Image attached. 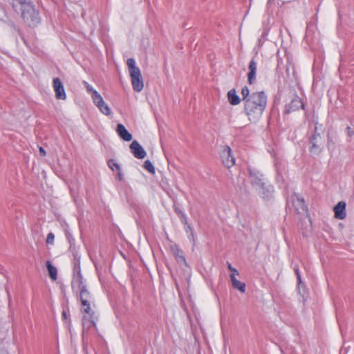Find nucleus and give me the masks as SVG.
<instances>
[{
    "instance_id": "obj_13",
    "label": "nucleus",
    "mask_w": 354,
    "mask_h": 354,
    "mask_svg": "<svg viewBox=\"0 0 354 354\" xmlns=\"http://www.w3.org/2000/svg\"><path fill=\"white\" fill-rule=\"evenodd\" d=\"M304 109V104L301 100L297 95H295L291 100V102L286 106V111L290 113L295 111L299 109Z\"/></svg>"
},
{
    "instance_id": "obj_10",
    "label": "nucleus",
    "mask_w": 354,
    "mask_h": 354,
    "mask_svg": "<svg viewBox=\"0 0 354 354\" xmlns=\"http://www.w3.org/2000/svg\"><path fill=\"white\" fill-rule=\"evenodd\" d=\"M53 88L55 92V97L58 100H66V95L64 85L58 77L54 78L53 81Z\"/></svg>"
},
{
    "instance_id": "obj_12",
    "label": "nucleus",
    "mask_w": 354,
    "mask_h": 354,
    "mask_svg": "<svg viewBox=\"0 0 354 354\" xmlns=\"http://www.w3.org/2000/svg\"><path fill=\"white\" fill-rule=\"evenodd\" d=\"M171 251L179 265L187 266L183 252L180 249L178 245L176 244L171 245Z\"/></svg>"
},
{
    "instance_id": "obj_5",
    "label": "nucleus",
    "mask_w": 354,
    "mask_h": 354,
    "mask_svg": "<svg viewBox=\"0 0 354 354\" xmlns=\"http://www.w3.org/2000/svg\"><path fill=\"white\" fill-rule=\"evenodd\" d=\"M248 171L252 187L258 190V187L266 182L263 174L258 169L252 166L248 167Z\"/></svg>"
},
{
    "instance_id": "obj_6",
    "label": "nucleus",
    "mask_w": 354,
    "mask_h": 354,
    "mask_svg": "<svg viewBox=\"0 0 354 354\" xmlns=\"http://www.w3.org/2000/svg\"><path fill=\"white\" fill-rule=\"evenodd\" d=\"M317 128L315 127V133L309 138V150L312 154H319L322 151L323 139L320 133L317 132Z\"/></svg>"
},
{
    "instance_id": "obj_2",
    "label": "nucleus",
    "mask_w": 354,
    "mask_h": 354,
    "mask_svg": "<svg viewBox=\"0 0 354 354\" xmlns=\"http://www.w3.org/2000/svg\"><path fill=\"white\" fill-rule=\"evenodd\" d=\"M73 288L77 289L80 292V299L83 306V311L86 315L83 317V327L84 328L86 325V322L89 323L88 327L91 326H95V312L91 307L90 299L91 297L90 292L88 290L86 286L84 281H81L80 279L78 283L73 285Z\"/></svg>"
},
{
    "instance_id": "obj_11",
    "label": "nucleus",
    "mask_w": 354,
    "mask_h": 354,
    "mask_svg": "<svg viewBox=\"0 0 354 354\" xmlns=\"http://www.w3.org/2000/svg\"><path fill=\"white\" fill-rule=\"evenodd\" d=\"M131 152L138 159H143L146 156V152L139 142L133 140L129 146Z\"/></svg>"
},
{
    "instance_id": "obj_36",
    "label": "nucleus",
    "mask_w": 354,
    "mask_h": 354,
    "mask_svg": "<svg viewBox=\"0 0 354 354\" xmlns=\"http://www.w3.org/2000/svg\"><path fill=\"white\" fill-rule=\"evenodd\" d=\"M39 153L41 156H46V153L45 150L41 147H40L39 148Z\"/></svg>"
},
{
    "instance_id": "obj_21",
    "label": "nucleus",
    "mask_w": 354,
    "mask_h": 354,
    "mask_svg": "<svg viewBox=\"0 0 354 354\" xmlns=\"http://www.w3.org/2000/svg\"><path fill=\"white\" fill-rule=\"evenodd\" d=\"M46 268H47L50 278L53 281H55L57 279V268L51 264L50 261H46Z\"/></svg>"
},
{
    "instance_id": "obj_31",
    "label": "nucleus",
    "mask_w": 354,
    "mask_h": 354,
    "mask_svg": "<svg viewBox=\"0 0 354 354\" xmlns=\"http://www.w3.org/2000/svg\"><path fill=\"white\" fill-rule=\"evenodd\" d=\"M109 167L113 170L114 169V167L118 169V171L120 170V165L117 163V162H113L112 160H111L109 162Z\"/></svg>"
},
{
    "instance_id": "obj_16",
    "label": "nucleus",
    "mask_w": 354,
    "mask_h": 354,
    "mask_svg": "<svg viewBox=\"0 0 354 354\" xmlns=\"http://www.w3.org/2000/svg\"><path fill=\"white\" fill-rule=\"evenodd\" d=\"M116 132L120 138L126 142L132 140V135L127 130L122 124H118L117 125Z\"/></svg>"
},
{
    "instance_id": "obj_18",
    "label": "nucleus",
    "mask_w": 354,
    "mask_h": 354,
    "mask_svg": "<svg viewBox=\"0 0 354 354\" xmlns=\"http://www.w3.org/2000/svg\"><path fill=\"white\" fill-rule=\"evenodd\" d=\"M230 279L234 288L239 290L242 293L245 292V283L239 281L236 277H234V273L230 274Z\"/></svg>"
},
{
    "instance_id": "obj_25",
    "label": "nucleus",
    "mask_w": 354,
    "mask_h": 354,
    "mask_svg": "<svg viewBox=\"0 0 354 354\" xmlns=\"http://www.w3.org/2000/svg\"><path fill=\"white\" fill-rule=\"evenodd\" d=\"M143 167L149 172L151 174H155V168L150 160H146L143 164Z\"/></svg>"
},
{
    "instance_id": "obj_4",
    "label": "nucleus",
    "mask_w": 354,
    "mask_h": 354,
    "mask_svg": "<svg viewBox=\"0 0 354 354\" xmlns=\"http://www.w3.org/2000/svg\"><path fill=\"white\" fill-rule=\"evenodd\" d=\"M127 64L133 89L136 91H140L143 88L144 84L140 69L136 66V62L133 58L128 59Z\"/></svg>"
},
{
    "instance_id": "obj_27",
    "label": "nucleus",
    "mask_w": 354,
    "mask_h": 354,
    "mask_svg": "<svg viewBox=\"0 0 354 354\" xmlns=\"http://www.w3.org/2000/svg\"><path fill=\"white\" fill-rule=\"evenodd\" d=\"M54 240H55V236L53 233L50 232L47 235L46 242L47 244L53 245Z\"/></svg>"
},
{
    "instance_id": "obj_22",
    "label": "nucleus",
    "mask_w": 354,
    "mask_h": 354,
    "mask_svg": "<svg viewBox=\"0 0 354 354\" xmlns=\"http://www.w3.org/2000/svg\"><path fill=\"white\" fill-rule=\"evenodd\" d=\"M296 205V210L299 212V210L302 212H306L307 208L305 205L304 199L303 198H299L297 196V199L294 202Z\"/></svg>"
},
{
    "instance_id": "obj_3",
    "label": "nucleus",
    "mask_w": 354,
    "mask_h": 354,
    "mask_svg": "<svg viewBox=\"0 0 354 354\" xmlns=\"http://www.w3.org/2000/svg\"><path fill=\"white\" fill-rule=\"evenodd\" d=\"M13 8L21 10V17L28 26L34 27L39 24L38 12L31 1H17L16 4H13Z\"/></svg>"
},
{
    "instance_id": "obj_34",
    "label": "nucleus",
    "mask_w": 354,
    "mask_h": 354,
    "mask_svg": "<svg viewBox=\"0 0 354 354\" xmlns=\"http://www.w3.org/2000/svg\"><path fill=\"white\" fill-rule=\"evenodd\" d=\"M181 223L184 225V226H187V225H189L188 223L187 215H184L181 218H180Z\"/></svg>"
},
{
    "instance_id": "obj_9",
    "label": "nucleus",
    "mask_w": 354,
    "mask_h": 354,
    "mask_svg": "<svg viewBox=\"0 0 354 354\" xmlns=\"http://www.w3.org/2000/svg\"><path fill=\"white\" fill-rule=\"evenodd\" d=\"M258 194L264 200H269L272 197L274 192V187L267 182L258 187V190H256Z\"/></svg>"
},
{
    "instance_id": "obj_37",
    "label": "nucleus",
    "mask_w": 354,
    "mask_h": 354,
    "mask_svg": "<svg viewBox=\"0 0 354 354\" xmlns=\"http://www.w3.org/2000/svg\"><path fill=\"white\" fill-rule=\"evenodd\" d=\"M187 237H188V239H189L190 241H193V242L194 241V238L193 239H192L191 233L187 234Z\"/></svg>"
},
{
    "instance_id": "obj_23",
    "label": "nucleus",
    "mask_w": 354,
    "mask_h": 354,
    "mask_svg": "<svg viewBox=\"0 0 354 354\" xmlns=\"http://www.w3.org/2000/svg\"><path fill=\"white\" fill-rule=\"evenodd\" d=\"M284 166L285 165L282 160H280L278 158L274 159V167L278 175H280L282 173L284 169Z\"/></svg>"
},
{
    "instance_id": "obj_24",
    "label": "nucleus",
    "mask_w": 354,
    "mask_h": 354,
    "mask_svg": "<svg viewBox=\"0 0 354 354\" xmlns=\"http://www.w3.org/2000/svg\"><path fill=\"white\" fill-rule=\"evenodd\" d=\"M241 93L243 103L247 101V99H249L252 97V93H250L249 88L246 86L242 87Z\"/></svg>"
},
{
    "instance_id": "obj_39",
    "label": "nucleus",
    "mask_w": 354,
    "mask_h": 354,
    "mask_svg": "<svg viewBox=\"0 0 354 354\" xmlns=\"http://www.w3.org/2000/svg\"><path fill=\"white\" fill-rule=\"evenodd\" d=\"M118 176H119V179L121 180H122V174L120 173V171H119V173H118Z\"/></svg>"
},
{
    "instance_id": "obj_20",
    "label": "nucleus",
    "mask_w": 354,
    "mask_h": 354,
    "mask_svg": "<svg viewBox=\"0 0 354 354\" xmlns=\"http://www.w3.org/2000/svg\"><path fill=\"white\" fill-rule=\"evenodd\" d=\"M80 279L81 281H83V277L80 272V260L77 259V263H75L74 266V280L73 281V285L78 283Z\"/></svg>"
},
{
    "instance_id": "obj_26",
    "label": "nucleus",
    "mask_w": 354,
    "mask_h": 354,
    "mask_svg": "<svg viewBox=\"0 0 354 354\" xmlns=\"http://www.w3.org/2000/svg\"><path fill=\"white\" fill-rule=\"evenodd\" d=\"M345 132L348 137L351 138L354 135V125H348L345 129Z\"/></svg>"
},
{
    "instance_id": "obj_30",
    "label": "nucleus",
    "mask_w": 354,
    "mask_h": 354,
    "mask_svg": "<svg viewBox=\"0 0 354 354\" xmlns=\"http://www.w3.org/2000/svg\"><path fill=\"white\" fill-rule=\"evenodd\" d=\"M174 211L176 213V214L178 216L179 218H181L186 214L180 208H179L177 206H174Z\"/></svg>"
},
{
    "instance_id": "obj_15",
    "label": "nucleus",
    "mask_w": 354,
    "mask_h": 354,
    "mask_svg": "<svg viewBox=\"0 0 354 354\" xmlns=\"http://www.w3.org/2000/svg\"><path fill=\"white\" fill-rule=\"evenodd\" d=\"M335 218L344 219L346 218V203L339 201L334 207Z\"/></svg>"
},
{
    "instance_id": "obj_1",
    "label": "nucleus",
    "mask_w": 354,
    "mask_h": 354,
    "mask_svg": "<svg viewBox=\"0 0 354 354\" xmlns=\"http://www.w3.org/2000/svg\"><path fill=\"white\" fill-rule=\"evenodd\" d=\"M268 104V96L263 91L252 93V97L244 103V113L249 121L257 122L261 118Z\"/></svg>"
},
{
    "instance_id": "obj_17",
    "label": "nucleus",
    "mask_w": 354,
    "mask_h": 354,
    "mask_svg": "<svg viewBox=\"0 0 354 354\" xmlns=\"http://www.w3.org/2000/svg\"><path fill=\"white\" fill-rule=\"evenodd\" d=\"M227 97L230 104L233 106L238 105L241 102V98L236 94V90L234 88H232L228 91Z\"/></svg>"
},
{
    "instance_id": "obj_38",
    "label": "nucleus",
    "mask_w": 354,
    "mask_h": 354,
    "mask_svg": "<svg viewBox=\"0 0 354 354\" xmlns=\"http://www.w3.org/2000/svg\"><path fill=\"white\" fill-rule=\"evenodd\" d=\"M62 317L64 319H67V315H66V313L65 311H63L62 312Z\"/></svg>"
},
{
    "instance_id": "obj_33",
    "label": "nucleus",
    "mask_w": 354,
    "mask_h": 354,
    "mask_svg": "<svg viewBox=\"0 0 354 354\" xmlns=\"http://www.w3.org/2000/svg\"><path fill=\"white\" fill-rule=\"evenodd\" d=\"M227 268L231 271L232 274L234 273V277H236V275L239 274L236 268H234V267H232V266L229 263L227 265Z\"/></svg>"
},
{
    "instance_id": "obj_32",
    "label": "nucleus",
    "mask_w": 354,
    "mask_h": 354,
    "mask_svg": "<svg viewBox=\"0 0 354 354\" xmlns=\"http://www.w3.org/2000/svg\"><path fill=\"white\" fill-rule=\"evenodd\" d=\"M185 231L187 234H189V233H191L192 239H194V232H193L192 228L190 225H187V226H185Z\"/></svg>"
},
{
    "instance_id": "obj_28",
    "label": "nucleus",
    "mask_w": 354,
    "mask_h": 354,
    "mask_svg": "<svg viewBox=\"0 0 354 354\" xmlns=\"http://www.w3.org/2000/svg\"><path fill=\"white\" fill-rule=\"evenodd\" d=\"M85 84H86V88L87 91L91 94V97L93 100L94 96H95L94 93H98V92L97 91H95V89H93L92 88V86L91 85H89L88 84H87L86 82H85Z\"/></svg>"
},
{
    "instance_id": "obj_35",
    "label": "nucleus",
    "mask_w": 354,
    "mask_h": 354,
    "mask_svg": "<svg viewBox=\"0 0 354 354\" xmlns=\"http://www.w3.org/2000/svg\"><path fill=\"white\" fill-rule=\"evenodd\" d=\"M66 236H67V239H68V242L70 243V245H71V248L72 247L73 244V242H74V239L72 237V236L68 234V233H66Z\"/></svg>"
},
{
    "instance_id": "obj_8",
    "label": "nucleus",
    "mask_w": 354,
    "mask_h": 354,
    "mask_svg": "<svg viewBox=\"0 0 354 354\" xmlns=\"http://www.w3.org/2000/svg\"><path fill=\"white\" fill-rule=\"evenodd\" d=\"M93 103L99 109L100 112L106 115H109L111 113V109L104 101L102 97L99 93H94Z\"/></svg>"
},
{
    "instance_id": "obj_7",
    "label": "nucleus",
    "mask_w": 354,
    "mask_h": 354,
    "mask_svg": "<svg viewBox=\"0 0 354 354\" xmlns=\"http://www.w3.org/2000/svg\"><path fill=\"white\" fill-rule=\"evenodd\" d=\"M220 156L223 164L226 167L230 168L235 165V158L232 155L231 148L228 145H224L221 147Z\"/></svg>"
},
{
    "instance_id": "obj_14",
    "label": "nucleus",
    "mask_w": 354,
    "mask_h": 354,
    "mask_svg": "<svg viewBox=\"0 0 354 354\" xmlns=\"http://www.w3.org/2000/svg\"><path fill=\"white\" fill-rule=\"evenodd\" d=\"M249 73L248 74V81L250 84H252L256 79V73L257 69V62L252 59L250 60L248 66Z\"/></svg>"
},
{
    "instance_id": "obj_29",
    "label": "nucleus",
    "mask_w": 354,
    "mask_h": 354,
    "mask_svg": "<svg viewBox=\"0 0 354 354\" xmlns=\"http://www.w3.org/2000/svg\"><path fill=\"white\" fill-rule=\"evenodd\" d=\"M294 271L297 275L298 286H299L301 283V277L299 273V270L297 266L294 267Z\"/></svg>"
},
{
    "instance_id": "obj_19",
    "label": "nucleus",
    "mask_w": 354,
    "mask_h": 354,
    "mask_svg": "<svg viewBox=\"0 0 354 354\" xmlns=\"http://www.w3.org/2000/svg\"><path fill=\"white\" fill-rule=\"evenodd\" d=\"M275 7H276L275 1H268L266 10H267V13L268 15H270V13H272L273 9L275 8ZM270 23H271L270 17V16H268V19L263 21V26L266 27V28H267V26ZM268 29L269 30L270 28H268Z\"/></svg>"
}]
</instances>
